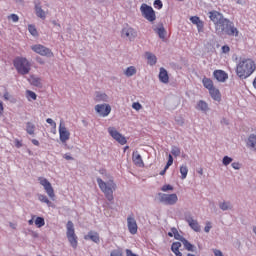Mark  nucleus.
<instances>
[{"instance_id": "1", "label": "nucleus", "mask_w": 256, "mask_h": 256, "mask_svg": "<svg viewBox=\"0 0 256 256\" xmlns=\"http://www.w3.org/2000/svg\"><path fill=\"white\" fill-rule=\"evenodd\" d=\"M209 19L216 25V31L220 33L225 32L226 35L235 36L239 35V31L233 25L229 19L224 18L223 14L219 13L218 11H210L209 12Z\"/></svg>"}, {"instance_id": "2", "label": "nucleus", "mask_w": 256, "mask_h": 256, "mask_svg": "<svg viewBox=\"0 0 256 256\" xmlns=\"http://www.w3.org/2000/svg\"><path fill=\"white\" fill-rule=\"evenodd\" d=\"M255 70L256 64L251 58L241 59L236 65V75L240 79H247V77H251V75L255 73Z\"/></svg>"}, {"instance_id": "3", "label": "nucleus", "mask_w": 256, "mask_h": 256, "mask_svg": "<svg viewBox=\"0 0 256 256\" xmlns=\"http://www.w3.org/2000/svg\"><path fill=\"white\" fill-rule=\"evenodd\" d=\"M98 187L104 193L106 199L108 201H113V191L117 189V184L113 180H109L108 182L103 181L101 178H97Z\"/></svg>"}, {"instance_id": "4", "label": "nucleus", "mask_w": 256, "mask_h": 256, "mask_svg": "<svg viewBox=\"0 0 256 256\" xmlns=\"http://www.w3.org/2000/svg\"><path fill=\"white\" fill-rule=\"evenodd\" d=\"M13 66L19 75H29L31 71V62L25 57H16L13 60Z\"/></svg>"}, {"instance_id": "5", "label": "nucleus", "mask_w": 256, "mask_h": 256, "mask_svg": "<svg viewBox=\"0 0 256 256\" xmlns=\"http://www.w3.org/2000/svg\"><path fill=\"white\" fill-rule=\"evenodd\" d=\"M202 85L209 91L210 97H212L214 101H221V92L215 87L211 78L204 77L202 79Z\"/></svg>"}, {"instance_id": "6", "label": "nucleus", "mask_w": 256, "mask_h": 256, "mask_svg": "<svg viewBox=\"0 0 256 256\" xmlns=\"http://www.w3.org/2000/svg\"><path fill=\"white\" fill-rule=\"evenodd\" d=\"M66 229V236L71 247H73V249H77V245H79V242L77 241L78 238L77 234H75V226L73 225L72 221L67 222Z\"/></svg>"}, {"instance_id": "7", "label": "nucleus", "mask_w": 256, "mask_h": 256, "mask_svg": "<svg viewBox=\"0 0 256 256\" xmlns=\"http://www.w3.org/2000/svg\"><path fill=\"white\" fill-rule=\"evenodd\" d=\"M140 11L142 13L143 18L147 21H150V23H153V21L157 19V16L155 15V10H153V7L147 4H142L140 7Z\"/></svg>"}, {"instance_id": "8", "label": "nucleus", "mask_w": 256, "mask_h": 256, "mask_svg": "<svg viewBox=\"0 0 256 256\" xmlns=\"http://www.w3.org/2000/svg\"><path fill=\"white\" fill-rule=\"evenodd\" d=\"M38 181H39L40 185H42V187L44 188L48 197H50V199H52V201H55V190L53 189L51 182H49V180H47L46 178H43V177H39Z\"/></svg>"}, {"instance_id": "9", "label": "nucleus", "mask_w": 256, "mask_h": 256, "mask_svg": "<svg viewBox=\"0 0 256 256\" xmlns=\"http://www.w3.org/2000/svg\"><path fill=\"white\" fill-rule=\"evenodd\" d=\"M108 133L114 141H117L120 145H127V138L123 136L119 131H117V128L115 127H109L108 128Z\"/></svg>"}, {"instance_id": "10", "label": "nucleus", "mask_w": 256, "mask_h": 256, "mask_svg": "<svg viewBox=\"0 0 256 256\" xmlns=\"http://www.w3.org/2000/svg\"><path fill=\"white\" fill-rule=\"evenodd\" d=\"M32 51L34 53H37L38 55H41L42 57H53V52L51 49L41 45V44H36L31 46Z\"/></svg>"}, {"instance_id": "11", "label": "nucleus", "mask_w": 256, "mask_h": 256, "mask_svg": "<svg viewBox=\"0 0 256 256\" xmlns=\"http://www.w3.org/2000/svg\"><path fill=\"white\" fill-rule=\"evenodd\" d=\"M59 139L61 143H67L69 139H71V132L68 131L63 121H61L59 125Z\"/></svg>"}, {"instance_id": "12", "label": "nucleus", "mask_w": 256, "mask_h": 256, "mask_svg": "<svg viewBox=\"0 0 256 256\" xmlns=\"http://www.w3.org/2000/svg\"><path fill=\"white\" fill-rule=\"evenodd\" d=\"M161 203L164 205H175L179 201L177 194H159Z\"/></svg>"}, {"instance_id": "13", "label": "nucleus", "mask_w": 256, "mask_h": 256, "mask_svg": "<svg viewBox=\"0 0 256 256\" xmlns=\"http://www.w3.org/2000/svg\"><path fill=\"white\" fill-rule=\"evenodd\" d=\"M95 111L100 115V117H108L111 113V105L109 104H97L95 106Z\"/></svg>"}, {"instance_id": "14", "label": "nucleus", "mask_w": 256, "mask_h": 256, "mask_svg": "<svg viewBox=\"0 0 256 256\" xmlns=\"http://www.w3.org/2000/svg\"><path fill=\"white\" fill-rule=\"evenodd\" d=\"M127 227L131 235H137L139 226H137V220H135V217L133 215H129L127 217Z\"/></svg>"}, {"instance_id": "15", "label": "nucleus", "mask_w": 256, "mask_h": 256, "mask_svg": "<svg viewBox=\"0 0 256 256\" xmlns=\"http://www.w3.org/2000/svg\"><path fill=\"white\" fill-rule=\"evenodd\" d=\"M122 37L124 39H128L129 41H133L137 37V31L129 26L124 27L122 29Z\"/></svg>"}, {"instance_id": "16", "label": "nucleus", "mask_w": 256, "mask_h": 256, "mask_svg": "<svg viewBox=\"0 0 256 256\" xmlns=\"http://www.w3.org/2000/svg\"><path fill=\"white\" fill-rule=\"evenodd\" d=\"M185 221L186 223H188L189 227L193 229V231H195L196 233L201 232V226L199 225V222L193 219V217H191V214H187L185 216Z\"/></svg>"}, {"instance_id": "17", "label": "nucleus", "mask_w": 256, "mask_h": 256, "mask_svg": "<svg viewBox=\"0 0 256 256\" xmlns=\"http://www.w3.org/2000/svg\"><path fill=\"white\" fill-rule=\"evenodd\" d=\"M213 77L218 81L219 83H225L229 79V74L223 70H215L213 72Z\"/></svg>"}, {"instance_id": "18", "label": "nucleus", "mask_w": 256, "mask_h": 256, "mask_svg": "<svg viewBox=\"0 0 256 256\" xmlns=\"http://www.w3.org/2000/svg\"><path fill=\"white\" fill-rule=\"evenodd\" d=\"M190 21L193 23V25H196L198 33H203L205 29V23L201 20V18H199V16L190 17Z\"/></svg>"}, {"instance_id": "19", "label": "nucleus", "mask_w": 256, "mask_h": 256, "mask_svg": "<svg viewBox=\"0 0 256 256\" xmlns=\"http://www.w3.org/2000/svg\"><path fill=\"white\" fill-rule=\"evenodd\" d=\"M132 161L136 167H145V163L143 162V158L139 152H133L132 154Z\"/></svg>"}, {"instance_id": "20", "label": "nucleus", "mask_w": 256, "mask_h": 256, "mask_svg": "<svg viewBox=\"0 0 256 256\" xmlns=\"http://www.w3.org/2000/svg\"><path fill=\"white\" fill-rule=\"evenodd\" d=\"M85 241H93V243H100L101 238L99 234L95 231H89L87 235L84 236Z\"/></svg>"}, {"instance_id": "21", "label": "nucleus", "mask_w": 256, "mask_h": 256, "mask_svg": "<svg viewBox=\"0 0 256 256\" xmlns=\"http://www.w3.org/2000/svg\"><path fill=\"white\" fill-rule=\"evenodd\" d=\"M35 13L40 19H46L47 13L41 8V2L35 3Z\"/></svg>"}, {"instance_id": "22", "label": "nucleus", "mask_w": 256, "mask_h": 256, "mask_svg": "<svg viewBox=\"0 0 256 256\" xmlns=\"http://www.w3.org/2000/svg\"><path fill=\"white\" fill-rule=\"evenodd\" d=\"M159 80L161 83H169V74L165 68H160Z\"/></svg>"}, {"instance_id": "23", "label": "nucleus", "mask_w": 256, "mask_h": 256, "mask_svg": "<svg viewBox=\"0 0 256 256\" xmlns=\"http://www.w3.org/2000/svg\"><path fill=\"white\" fill-rule=\"evenodd\" d=\"M155 33H157L160 39H165V35L167 31H165V27L163 24H159L156 28H154Z\"/></svg>"}, {"instance_id": "24", "label": "nucleus", "mask_w": 256, "mask_h": 256, "mask_svg": "<svg viewBox=\"0 0 256 256\" xmlns=\"http://www.w3.org/2000/svg\"><path fill=\"white\" fill-rule=\"evenodd\" d=\"M247 147H249L253 151H256V135L255 134H252L248 137Z\"/></svg>"}, {"instance_id": "25", "label": "nucleus", "mask_w": 256, "mask_h": 256, "mask_svg": "<svg viewBox=\"0 0 256 256\" xmlns=\"http://www.w3.org/2000/svg\"><path fill=\"white\" fill-rule=\"evenodd\" d=\"M181 249V242H174L171 245V251L176 255V256H183V253L179 251Z\"/></svg>"}, {"instance_id": "26", "label": "nucleus", "mask_w": 256, "mask_h": 256, "mask_svg": "<svg viewBox=\"0 0 256 256\" xmlns=\"http://www.w3.org/2000/svg\"><path fill=\"white\" fill-rule=\"evenodd\" d=\"M196 109L198 111H203L205 113L209 109V104H207V102H205L203 100H200V101H198V103L196 105Z\"/></svg>"}, {"instance_id": "27", "label": "nucleus", "mask_w": 256, "mask_h": 256, "mask_svg": "<svg viewBox=\"0 0 256 256\" xmlns=\"http://www.w3.org/2000/svg\"><path fill=\"white\" fill-rule=\"evenodd\" d=\"M107 99H109V96H107V94L97 92L95 95L94 101H96V103H101V101L105 102L107 101Z\"/></svg>"}, {"instance_id": "28", "label": "nucleus", "mask_w": 256, "mask_h": 256, "mask_svg": "<svg viewBox=\"0 0 256 256\" xmlns=\"http://www.w3.org/2000/svg\"><path fill=\"white\" fill-rule=\"evenodd\" d=\"M145 55L149 65H155L157 63V56H155L153 53L146 52Z\"/></svg>"}, {"instance_id": "29", "label": "nucleus", "mask_w": 256, "mask_h": 256, "mask_svg": "<svg viewBox=\"0 0 256 256\" xmlns=\"http://www.w3.org/2000/svg\"><path fill=\"white\" fill-rule=\"evenodd\" d=\"M168 236L174 237V239H177L178 241H181V239H183L181 234H179V231L177 230V228H171V231L168 232Z\"/></svg>"}, {"instance_id": "30", "label": "nucleus", "mask_w": 256, "mask_h": 256, "mask_svg": "<svg viewBox=\"0 0 256 256\" xmlns=\"http://www.w3.org/2000/svg\"><path fill=\"white\" fill-rule=\"evenodd\" d=\"M29 83H31V85H34V87H41V78L31 76L29 78Z\"/></svg>"}, {"instance_id": "31", "label": "nucleus", "mask_w": 256, "mask_h": 256, "mask_svg": "<svg viewBox=\"0 0 256 256\" xmlns=\"http://www.w3.org/2000/svg\"><path fill=\"white\" fill-rule=\"evenodd\" d=\"M26 132L28 135H35V124L31 122L26 123Z\"/></svg>"}, {"instance_id": "32", "label": "nucleus", "mask_w": 256, "mask_h": 256, "mask_svg": "<svg viewBox=\"0 0 256 256\" xmlns=\"http://www.w3.org/2000/svg\"><path fill=\"white\" fill-rule=\"evenodd\" d=\"M136 73H137V69L135 68V66L128 67L124 72L126 77H133V75H135Z\"/></svg>"}, {"instance_id": "33", "label": "nucleus", "mask_w": 256, "mask_h": 256, "mask_svg": "<svg viewBox=\"0 0 256 256\" xmlns=\"http://www.w3.org/2000/svg\"><path fill=\"white\" fill-rule=\"evenodd\" d=\"M181 179H187V175L189 173V168L187 165L180 166Z\"/></svg>"}, {"instance_id": "34", "label": "nucleus", "mask_w": 256, "mask_h": 256, "mask_svg": "<svg viewBox=\"0 0 256 256\" xmlns=\"http://www.w3.org/2000/svg\"><path fill=\"white\" fill-rule=\"evenodd\" d=\"M34 223L38 229H41V227H45V218L38 216L36 217Z\"/></svg>"}, {"instance_id": "35", "label": "nucleus", "mask_w": 256, "mask_h": 256, "mask_svg": "<svg viewBox=\"0 0 256 256\" xmlns=\"http://www.w3.org/2000/svg\"><path fill=\"white\" fill-rule=\"evenodd\" d=\"M180 241H181V243H183V245L187 251H193V244H191L189 241H187V239L183 238Z\"/></svg>"}, {"instance_id": "36", "label": "nucleus", "mask_w": 256, "mask_h": 256, "mask_svg": "<svg viewBox=\"0 0 256 256\" xmlns=\"http://www.w3.org/2000/svg\"><path fill=\"white\" fill-rule=\"evenodd\" d=\"M28 31L31 35H33V37H37L39 35V32H37V28L33 24L28 25Z\"/></svg>"}, {"instance_id": "37", "label": "nucleus", "mask_w": 256, "mask_h": 256, "mask_svg": "<svg viewBox=\"0 0 256 256\" xmlns=\"http://www.w3.org/2000/svg\"><path fill=\"white\" fill-rule=\"evenodd\" d=\"M26 97L28 99V101H31V99L33 101L37 100V94H35V92L31 91V90H27L26 91Z\"/></svg>"}, {"instance_id": "38", "label": "nucleus", "mask_w": 256, "mask_h": 256, "mask_svg": "<svg viewBox=\"0 0 256 256\" xmlns=\"http://www.w3.org/2000/svg\"><path fill=\"white\" fill-rule=\"evenodd\" d=\"M38 199H39V201H41V203H46V205L51 206V202H50L49 198H47L46 195L39 194Z\"/></svg>"}, {"instance_id": "39", "label": "nucleus", "mask_w": 256, "mask_h": 256, "mask_svg": "<svg viewBox=\"0 0 256 256\" xmlns=\"http://www.w3.org/2000/svg\"><path fill=\"white\" fill-rule=\"evenodd\" d=\"M171 153L174 157H179V155H181V149L177 146H173L171 149Z\"/></svg>"}, {"instance_id": "40", "label": "nucleus", "mask_w": 256, "mask_h": 256, "mask_svg": "<svg viewBox=\"0 0 256 256\" xmlns=\"http://www.w3.org/2000/svg\"><path fill=\"white\" fill-rule=\"evenodd\" d=\"M110 256H123V249L117 248L112 250Z\"/></svg>"}, {"instance_id": "41", "label": "nucleus", "mask_w": 256, "mask_h": 256, "mask_svg": "<svg viewBox=\"0 0 256 256\" xmlns=\"http://www.w3.org/2000/svg\"><path fill=\"white\" fill-rule=\"evenodd\" d=\"M220 209H222V211H227L228 209H231V204L229 202H222L220 203Z\"/></svg>"}, {"instance_id": "42", "label": "nucleus", "mask_w": 256, "mask_h": 256, "mask_svg": "<svg viewBox=\"0 0 256 256\" xmlns=\"http://www.w3.org/2000/svg\"><path fill=\"white\" fill-rule=\"evenodd\" d=\"M154 9H163V1L155 0L153 3Z\"/></svg>"}, {"instance_id": "43", "label": "nucleus", "mask_w": 256, "mask_h": 256, "mask_svg": "<svg viewBox=\"0 0 256 256\" xmlns=\"http://www.w3.org/2000/svg\"><path fill=\"white\" fill-rule=\"evenodd\" d=\"M173 165V156L171 154L168 155V161L167 164L165 166V171H167V169H169V167Z\"/></svg>"}, {"instance_id": "44", "label": "nucleus", "mask_w": 256, "mask_h": 256, "mask_svg": "<svg viewBox=\"0 0 256 256\" xmlns=\"http://www.w3.org/2000/svg\"><path fill=\"white\" fill-rule=\"evenodd\" d=\"M132 108L135 109V111H141V109H143V105L139 102H134L132 104Z\"/></svg>"}, {"instance_id": "45", "label": "nucleus", "mask_w": 256, "mask_h": 256, "mask_svg": "<svg viewBox=\"0 0 256 256\" xmlns=\"http://www.w3.org/2000/svg\"><path fill=\"white\" fill-rule=\"evenodd\" d=\"M233 162V158L229 157V156H225L223 158V165L227 166V165H230V163Z\"/></svg>"}, {"instance_id": "46", "label": "nucleus", "mask_w": 256, "mask_h": 256, "mask_svg": "<svg viewBox=\"0 0 256 256\" xmlns=\"http://www.w3.org/2000/svg\"><path fill=\"white\" fill-rule=\"evenodd\" d=\"M46 123H48L49 125H51V127H53L54 131H55V129H57V123H55V121H53V119L48 118V119L46 120Z\"/></svg>"}, {"instance_id": "47", "label": "nucleus", "mask_w": 256, "mask_h": 256, "mask_svg": "<svg viewBox=\"0 0 256 256\" xmlns=\"http://www.w3.org/2000/svg\"><path fill=\"white\" fill-rule=\"evenodd\" d=\"M8 19H12L13 23H17L19 21V16L17 14H11L8 16Z\"/></svg>"}, {"instance_id": "48", "label": "nucleus", "mask_w": 256, "mask_h": 256, "mask_svg": "<svg viewBox=\"0 0 256 256\" xmlns=\"http://www.w3.org/2000/svg\"><path fill=\"white\" fill-rule=\"evenodd\" d=\"M161 191H164V192L173 191V187L170 184H166L162 186Z\"/></svg>"}, {"instance_id": "49", "label": "nucleus", "mask_w": 256, "mask_h": 256, "mask_svg": "<svg viewBox=\"0 0 256 256\" xmlns=\"http://www.w3.org/2000/svg\"><path fill=\"white\" fill-rule=\"evenodd\" d=\"M212 227L213 226L211 225V222H206V226L204 227L205 233H209V231H211Z\"/></svg>"}, {"instance_id": "50", "label": "nucleus", "mask_w": 256, "mask_h": 256, "mask_svg": "<svg viewBox=\"0 0 256 256\" xmlns=\"http://www.w3.org/2000/svg\"><path fill=\"white\" fill-rule=\"evenodd\" d=\"M231 51V48L229 46L225 45L222 46V53H229Z\"/></svg>"}, {"instance_id": "51", "label": "nucleus", "mask_w": 256, "mask_h": 256, "mask_svg": "<svg viewBox=\"0 0 256 256\" xmlns=\"http://www.w3.org/2000/svg\"><path fill=\"white\" fill-rule=\"evenodd\" d=\"M232 167L233 169L239 170L241 169V164H239V162H234L232 163Z\"/></svg>"}, {"instance_id": "52", "label": "nucleus", "mask_w": 256, "mask_h": 256, "mask_svg": "<svg viewBox=\"0 0 256 256\" xmlns=\"http://www.w3.org/2000/svg\"><path fill=\"white\" fill-rule=\"evenodd\" d=\"M213 253H214L215 256H224L223 252H221V250L214 249Z\"/></svg>"}, {"instance_id": "53", "label": "nucleus", "mask_w": 256, "mask_h": 256, "mask_svg": "<svg viewBox=\"0 0 256 256\" xmlns=\"http://www.w3.org/2000/svg\"><path fill=\"white\" fill-rule=\"evenodd\" d=\"M15 145H16V147H17V149H20V147H23V143H21V141H19V140H15Z\"/></svg>"}, {"instance_id": "54", "label": "nucleus", "mask_w": 256, "mask_h": 256, "mask_svg": "<svg viewBox=\"0 0 256 256\" xmlns=\"http://www.w3.org/2000/svg\"><path fill=\"white\" fill-rule=\"evenodd\" d=\"M64 159H66V161H73V156L69 154H64Z\"/></svg>"}, {"instance_id": "55", "label": "nucleus", "mask_w": 256, "mask_h": 256, "mask_svg": "<svg viewBox=\"0 0 256 256\" xmlns=\"http://www.w3.org/2000/svg\"><path fill=\"white\" fill-rule=\"evenodd\" d=\"M4 99L5 101H9V99H11V95L9 94V92L4 93Z\"/></svg>"}, {"instance_id": "56", "label": "nucleus", "mask_w": 256, "mask_h": 256, "mask_svg": "<svg viewBox=\"0 0 256 256\" xmlns=\"http://www.w3.org/2000/svg\"><path fill=\"white\" fill-rule=\"evenodd\" d=\"M3 111H5V108L3 107V102L0 101V116L3 115Z\"/></svg>"}, {"instance_id": "57", "label": "nucleus", "mask_w": 256, "mask_h": 256, "mask_svg": "<svg viewBox=\"0 0 256 256\" xmlns=\"http://www.w3.org/2000/svg\"><path fill=\"white\" fill-rule=\"evenodd\" d=\"M32 143H33V145H35L36 147H39V140H37V139H32Z\"/></svg>"}, {"instance_id": "58", "label": "nucleus", "mask_w": 256, "mask_h": 256, "mask_svg": "<svg viewBox=\"0 0 256 256\" xmlns=\"http://www.w3.org/2000/svg\"><path fill=\"white\" fill-rule=\"evenodd\" d=\"M33 223H35V216H32V219L28 221L29 225H33Z\"/></svg>"}, {"instance_id": "59", "label": "nucleus", "mask_w": 256, "mask_h": 256, "mask_svg": "<svg viewBox=\"0 0 256 256\" xmlns=\"http://www.w3.org/2000/svg\"><path fill=\"white\" fill-rule=\"evenodd\" d=\"M165 173H167V170H165V168L160 172V175H165Z\"/></svg>"}, {"instance_id": "60", "label": "nucleus", "mask_w": 256, "mask_h": 256, "mask_svg": "<svg viewBox=\"0 0 256 256\" xmlns=\"http://www.w3.org/2000/svg\"><path fill=\"white\" fill-rule=\"evenodd\" d=\"M10 227H12V229H15V224L10 223Z\"/></svg>"}, {"instance_id": "61", "label": "nucleus", "mask_w": 256, "mask_h": 256, "mask_svg": "<svg viewBox=\"0 0 256 256\" xmlns=\"http://www.w3.org/2000/svg\"><path fill=\"white\" fill-rule=\"evenodd\" d=\"M125 149H129V146H126Z\"/></svg>"}]
</instances>
